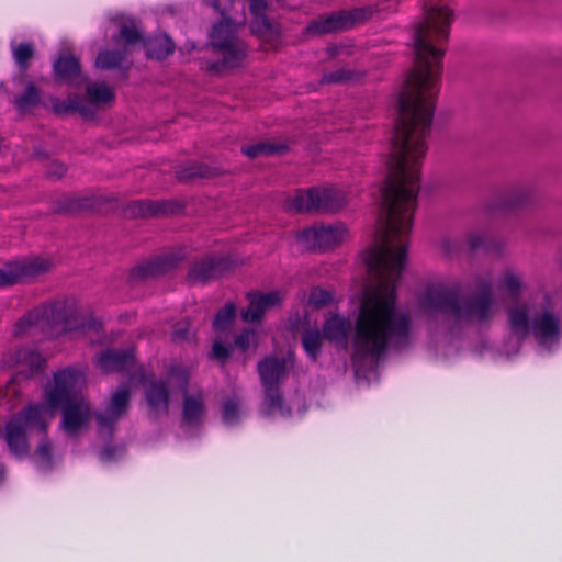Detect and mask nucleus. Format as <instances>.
<instances>
[{
	"label": "nucleus",
	"mask_w": 562,
	"mask_h": 562,
	"mask_svg": "<svg viewBox=\"0 0 562 562\" xmlns=\"http://www.w3.org/2000/svg\"><path fill=\"white\" fill-rule=\"evenodd\" d=\"M435 110H397L386 178L379 189V227L362 260L372 282L364 286L353 326L348 317L329 316L324 337L337 347H351L356 366H373L387 348L402 349L413 340V318L397 304V284L406 265L420 168L427 151Z\"/></svg>",
	"instance_id": "obj_1"
},
{
	"label": "nucleus",
	"mask_w": 562,
	"mask_h": 562,
	"mask_svg": "<svg viewBox=\"0 0 562 562\" xmlns=\"http://www.w3.org/2000/svg\"><path fill=\"white\" fill-rule=\"evenodd\" d=\"M86 384L83 372L66 368L54 375V385L45 390V402L31 404L13 415L5 425L4 439L10 453L23 459L29 456V435L46 434L60 408V428L68 436H76L91 420L92 413L82 390Z\"/></svg>",
	"instance_id": "obj_2"
},
{
	"label": "nucleus",
	"mask_w": 562,
	"mask_h": 562,
	"mask_svg": "<svg viewBox=\"0 0 562 562\" xmlns=\"http://www.w3.org/2000/svg\"><path fill=\"white\" fill-rule=\"evenodd\" d=\"M418 306L427 313H442L456 331L488 327L498 313L490 278L477 279L474 291L463 295L441 285H431L419 295Z\"/></svg>",
	"instance_id": "obj_3"
},
{
	"label": "nucleus",
	"mask_w": 562,
	"mask_h": 562,
	"mask_svg": "<svg viewBox=\"0 0 562 562\" xmlns=\"http://www.w3.org/2000/svg\"><path fill=\"white\" fill-rule=\"evenodd\" d=\"M101 327L95 318L80 315L77 302L69 299L34 308L15 323L13 335L16 338L42 339L74 333L77 338L92 339L91 334H99Z\"/></svg>",
	"instance_id": "obj_4"
},
{
	"label": "nucleus",
	"mask_w": 562,
	"mask_h": 562,
	"mask_svg": "<svg viewBox=\"0 0 562 562\" xmlns=\"http://www.w3.org/2000/svg\"><path fill=\"white\" fill-rule=\"evenodd\" d=\"M508 329L515 346L508 353L518 352L521 344L532 337L537 345L551 351L558 347L562 324L559 314L548 306L532 302H516L507 308Z\"/></svg>",
	"instance_id": "obj_5"
},
{
	"label": "nucleus",
	"mask_w": 562,
	"mask_h": 562,
	"mask_svg": "<svg viewBox=\"0 0 562 562\" xmlns=\"http://www.w3.org/2000/svg\"><path fill=\"white\" fill-rule=\"evenodd\" d=\"M347 203L348 196L344 190L335 186H326L297 191L286 202V207L293 212L331 214L344 209Z\"/></svg>",
	"instance_id": "obj_6"
},
{
	"label": "nucleus",
	"mask_w": 562,
	"mask_h": 562,
	"mask_svg": "<svg viewBox=\"0 0 562 562\" xmlns=\"http://www.w3.org/2000/svg\"><path fill=\"white\" fill-rule=\"evenodd\" d=\"M87 98L71 94L66 100L50 98L52 111L57 115H66L72 112L80 113L83 117H92L101 106L114 101V90L104 82H90L86 88Z\"/></svg>",
	"instance_id": "obj_7"
},
{
	"label": "nucleus",
	"mask_w": 562,
	"mask_h": 562,
	"mask_svg": "<svg viewBox=\"0 0 562 562\" xmlns=\"http://www.w3.org/2000/svg\"><path fill=\"white\" fill-rule=\"evenodd\" d=\"M258 372L265 389V409L269 415L286 417L291 415L285 408L279 393V385L288 375V362L284 358L267 357L258 363Z\"/></svg>",
	"instance_id": "obj_8"
},
{
	"label": "nucleus",
	"mask_w": 562,
	"mask_h": 562,
	"mask_svg": "<svg viewBox=\"0 0 562 562\" xmlns=\"http://www.w3.org/2000/svg\"><path fill=\"white\" fill-rule=\"evenodd\" d=\"M211 45L221 57V66L224 68L240 66L247 56L246 44L237 36L236 26L227 20L213 26Z\"/></svg>",
	"instance_id": "obj_9"
},
{
	"label": "nucleus",
	"mask_w": 562,
	"mask_h": 562,
	"mask_svg": "<svg viewBox=\"0 0 562 562\" xmlns=\"http://www.w3.org/2000/svg\"><path fill=\"white\" fill-rule=\"evenodd\" d=\"M50 268L52 262L42 257H27L7 262L0 269V288L30 282L47 273Z\"/></svg>",
	"instance_id": "obj_10"
},
{
	"label": "nucleus",
	"mask_w": 562,
	"mask_h": 562,
	"mask_svg": "<svg viewBox=\"0 0 562 562\" xmlns=\"http://www.w3.org/2000/svg\"><path fill=\"white\" fill-rule=\"evenodd\" d=\"M348 236L344 224L313 225L297 233V240L310 250L325 251L339 246Z\"/></svg>",
	"instance_id": "obj_11"
},
{
	"label": "nucleus",
	"mask_w": 562,
	"mask_h": 562,
	"mask_svg": "<svg viewBox=\"0 0 562 562\" xmlns=\"http://www.w3.org/2000/svg\"><path fill=\"white\" fill-rule=\"evenodd\" d=\"M369 11L358 8L351 11H341L328 15L319 16L308 24V32L314 34L331 33L353 26L368 19Z\"/></svg>",
	"instance_id": "obj_12"
},
{
	"label": "nucleus",
	"mask_w": 562,
	"mask_h": 562,
	"mask_svg": "<svg viewBox=\"0 0 562 562\" xmlns=\"http://www.w3.org/2000/svg\"><path fill=\"white\" fill-rule=\"evenodd\" d=\"M44 364L42 356L33 349H18L10 352L3 358V367L15 369V375L11 380V384L19 379H29L35 372L40 371Z\"/></svg>",
	"instance_id": "obj_13"
},
{
	"label": "nucleus",
	"mask_w": 562,
	"mask_h": 562,
	"mask_svg": "<svg viewBox=\"0 0 562 562\" xmlns=\"http://www.w3.org/2000/svg\"><path fill=\"white\" fill-rule=\"evenodd\" d=\"M130 389L121 386L114 392L103 412L95 415L100 430L112 432L114 425L126 414L130 405Z\"/></svg>",
	"instance_id": "obj_14"
},
{
	"label": "nucleus",
	"mask_w": 562,
	"mask_h": 562,
	"mask_svg": "<svg viewBox=\"0 0 562 562\" xmlns=\"http://www.w3.org/2000/svg\"><path fill=\"white\" fill-rule=\"evenodd\" d=\"M135 364L133 348L103 351L98 358V366L104 372H123L131 370Z\"/></svg>",
	"instance_id": "obj_15"
},
{
	"label": "nucleus",
	"mask_w": 562,
	"mask_h": 562,
	"mask_svg": "<svg viewBox=\"0 0 562 562\" xmlns=\"http://www.w3.org/2000/svg\"><path fill=\"white\" fill-rule=\"evenodd\" d=\"M248 308L243 313V318L246 322L259 321L266 311L278 306L283 296L280 291H271L268 293H252L249 294Z\"/></svg>",
	"instance_id": "obj_16"
},
{
	"label": "nucleus",
	"mask_w": 562,
	"mask_h": 562,
	"mask_svg": "<svg viewBox=\"0 0 562 562\" xmlns=\"http://www.w3.org/2000/svg\"><path fill=\"white\" fill-rule=\"evenodd\" d=\"M145 396L151 415L159 417L168 414L169 389L165 380L149 381L146 385Z\"/></svg>",
	"instance_id": "obj_17"
},
{
	"label": "nucleus",
	"mask_w": 562,
	"mask_h": 562,
	"mask_svg": "<svg viewBox=\"0 0 562 562\" xmlns=\"http://www.w3.org/2000/svg\"><path fill=\"white\" fill-rule=\"evenodd\" d=\"M227 268L224 258L207 257L196 261L189 270V280L202 283L220 277Z\"/></svg>",
	"instance_id": "obj_18"
},
{
	"label": "nucleus",
	"mask_w": 562,
	"mask_h": 562,
	"mask_svg": "<svg viewBox=\"0 0 562 562\" xmlns=\"http://www.w3.org/2000/svg\"><path fill=\"white\" fill-rule=\"evenodd\" d=\"M181 259L182 257L175 254H168L153 258L135 267L132 270V278H149L162 274L172 269L173 267H176Z\"/></svg>",
	"instance_id": "obj_19"
},
{
	"label": "nucleus",
	"mask_w": 562,
	"mask_h": 562,
	"mask_svg": "<svg viewBox=\"0 0 562 562\" xmlns=\"http://www.w3.org/2000/svg\"><path fill=\"white\" fill-rule=\"evenodd\" d=\"M205 409L201 394L186 395L183 400L182 424L187 427H195L202 424Z\"/></svg>",
	"instance_id": "obj_20"
},
{
	"label": "nucleus",
	"mask_w": 562,
	"mask_h": 562,
	"mask_svg": "<svg viewBox=\"0 0 562 562\" xmlns=\"http://www.w3.org/2000/svg\"><path fill=\"white\" fill-rule=\"evenodd\" d=\"M533 189L528 184H520L508 189L501 198V206L506 210L524 207L531 202Z\"/></svg>",
	"instance_id": "obj_21"
},
{
	"label": "nucleus",
	"mask_w": 562,
	"mask_h": 562,
	"mask_svg": "<svg viewBox=\"0 0 562 562\" xmlns=\"http://www.w3.org/2000/svg\"><path fill=\"white\" fill-rule=\"evenodd\" d=\"M54 71L58 79L67 82L81 78L79 60L72 55L60 56L54 64Z\"/></svg>",
	"instance_id": "obj_22"
},
{
	"label": "nucleus",
	"mask_w": 562,
	"mask_h": 562,
	"mask_svg": "<svg viewBox=\"0 0 562 562\" xmlns=\"http://www.w3.org/2000/svg\"><path fill=\"white\" fill-rule=\"evenodd\" d=\"M498 286L504 290L510 297L517 299L525 290L522 274L515 269H506L498 279Z\"/></svg>",
	"instance_id": "obj_23"
},
{
	"label": "nucleus",
	"mask_w": 562,
	"mask_h": 562,
	"mask_svg": "<svg viewBox=\"0 0 562 562\" xmlns=\"http://www.w3.org/2000/svg\"><path fill=\"white\" fill-rule=\"evenodd\" d=\"M50 98L42 100L40 89L32 82L27 83L24 92L15 98V105L20 111H27L38 104H42L44 108H50Z\"/></svg>",
	"instance_id": "obj_24"
},
{
	"label": "nucleus",
	"mask_w": 562,
	"mask_h": 562,
	"mask_svg": "<svg viewBox=\"0 0 562 562\" xmlns=\"http://www.w3.org/2000/svg\"><path fill=\"white\" fill-rule=\"evenodd\" d=\"M133 216H154L168 212V204L165 201H135L128 206Z\"/></svg>",
	"instance_id": "obj_25"
},
{
	"label": "nucleus",
	"mask_w": 562,
	"mask_h": 562,
	"mask_svg": "<svg viewBox=\"0 0 562 562\" xmlns=\"http://www.w3.org/2000/svg\"><path fill=\"white\" fill-rule=\"evenodd\" d=\"M146 55L150 58L164 59L173 52V43L167 35H161L144 43Z\"/></svg>",
	"instance_id": "obj_26"
},
{
	"label": "nucleus",
	"mask_w": 562,
	"mask_h": 562,
	"mask_svg": "<svg viewBox=\"0 0 562 562\" xmlns=\"http://www.w3.org/2000/svg\"><path fill=\"white\" fill-rule=\"evenodd\" d=\"M127 49L119 50H102L99 53L95 59V66L100 69H119L123 66L126 60Z\"/></svg>",
	"instance_id": "obj_27"
},
{
	"label": "nucleus",
	"mask_w": 562,
	"mask_h": 562,
	"mask_svg": "<svg viewBox=\"0 0 562 562\" xmlns=\"http://www.w3.org/2000/svg\"><path fill=\"white\" fill-rule=\"evenodd\" d=\"M324 333L318 329H306L302 334V345L306 355L312 359L316 360L324 339Z\"/></svg>",
	"instance_id": "obj_28"
},
{
	"label": "nucleus",
	"mask_w": 562,
	"mask_h": 562,
	"mask_svg": "<svg viewBox=\"0 0 562 562\" xmlns=\"http://www.w3.org/2000/svg\"><path fill=\"white\" fill-rule=\"evenodd\" d=\"M285 149L282 144H273L270 142H261L255 145L244 146L241 148L243 154L250 158L259 156H268L273 154H280Z\"/></svg>",
	"instance_id": "obj_29"
},
{
	"label": "nucleus",
	"mask_w": 562,
	"mask_h": 562,
	"mask_svg": "<svg viewBox=\"0 0 562 562\" xmlns=\"http://www.w3.org/2000/svg\"><path fill=\"white\" fill-rule=\"evenodd\" d=\"M266 2L260 3L259 8L250 9L252 21L250 23L251 32L257 35H266L271 31V23L266 15Z\"/></svg>",
	"instance_id": "obj_30"
},
{
	"label": "nucleus",
	"mask_w": 562,
	"mask_h": 562,
	"mask_svg": "<svg viewBox=\"0 0 562 562\" xmlns=\"http://www.w3.org/2000/svg\"><path fill=\"white\" fill-rule=\"evenodd\" d=\"M120 37L127 45H134L137 43H142L144 45V43L147 41L142 36L138 25L133 19H127L121 23Z\"/></svg>",
	"instance_id": "obj_31"
},
{
	"label": "nucleus",
	"mask_w": 562,
	"mask_h": 562,
	"mask_svg": "<svg viewBox=\"0 0 562 562\" xmlns=\"http://www.w3.org/2000/svg\"><path fill=\"white\" fill-rule=\"evenodd\" d=\"M42 435L43 437L41 438L34 451V459L40 467L48 469L52 467L53 445L50 440L45 436L46 434Z\"/></svg>",
	"instance_id": "obj_32"
},
{
	"label": "nucleus",
	"mask_w": 562,
	"mask_h": 562,
	"mask_svg": "<svg viewBox=\"0 0 562 562\" xmlns=\"http://www.w3.org/2000/svg\"><path fill=\"white\" fill-rule=\"evenodd\" d=\"M189 370L182 364H172L168 370L167 384L171 383L179 390L187 392L189 382Z\"/></svg>",
	"instance_id": "obj_33"
},
{
	"label": "nucleus",
	"mask_w": 562,
	"mask_h": 562,
	"mask_svg": "<svg viewBox=\"0 0 562 562\" xmlns=\"http://www.w3.org/2000/svg\"><path fill=\"white\" fill-rule=\"evenodd\" d=\"M334 301V295L330 291L323 288H313L308 294L307 304L313 308L321 310L329 306Z\"/></svg>",
	"instance_id": "obj_34"
},
{
	"label": "nucleus",
	"mask_w": 562,
	"mask_h": 562,
	"mask_svg": "<svg viewBox=\"0 0 562 562\" xmlns=\"http://www.w3.org/2000/svg\"><path fill=\"white\" fill-rule=\"evenodd\" d=\"M241 404L237 397L227 398L222 406L223 420L226 425H234L239 420Z\"/></svg>",
	"instance_id": "obj_35"
},
{
	"label": "nucleus",
	"mask_w": 562,
	"mask_h": 562,
	"mask_svg": "<svg viewBox=\"0 0 562 562\" xmlns=\"http://www.w3.org/2000/svg\"><path fill=\"white\" fill-rule=\"evenodd\" d=\"M12 53L13 58L20 68L26 69L29 60L34 55V46L31 43H21L19 45L12 44Z\"/></svg>",
	"instance_id": "obj_36"
},
{
	"label": "nucleus",
	"mask_w": 562,
	"mask_h": 562,
	"mask_svg": "<svg viewBox=\"0 0 562 562\" xmlns=\"http://www.w3.org/2000/svg\"><path fill=\"white\" fill-rule=\"evenodd\" d=\"M211 176V170L202 164H190L184 166L179 172L178 177L180 180H189L194 178H207Z\"/></svg>",
	"instance_id": "obj_37"
},
{
	"label": "nucleus",
	"mask_w": 562,
	"mask_h": 562,
	"mask_svg": "<svg viewBox=\"0 0 562 562\" xmlns=\"http://www.w3.org/2000/svg\"><path fill=\"white\" fill-rule=\"evenodd\" d=\"M462 246V241L457 236L443 235L437 241L438 249L446 256L457 255Z\"/></svg>",
	"instance_id": "obj_38"
},
{
	"label": "nucleus",
	"mask_w": 562,
	"mask_h": 562,
	"mask_svg": "<svg viewBox=\"0 0 562 562\" xmlns=\"http://www.w3.org/2000/svg\"><path fill=\"white\" fill-rule=\"evenodd\" d=\"M235 317V306L232 303L225 304L223 308H221L213 322V327L215 330H224L234 319Z\"/></svg>",
	"instance_id": "obj_39"
},
{
	"label": "nucleus",
	"mask_w": 562,
	"mask_h": 562,
	"mask_svg": "<svg viewBox=\"0 0 562 562\" xmlns=\"http://www.w3.org/2000/svg\"><path fill=\"white\" fill-rule=\"evenodd\" d=\"M352 79V72L348 69L341 68L336 71L325 74L322 81L327 83L347 82Z\"/></svg>",
	"instance_id": "obj_40"
},
{
	"label": "nucleus",
	"mask_w": 562,
	"mask_h": 562,
	"mask_svg": "<svg viewBox=\"0 0 562 562\" xmlns=\"http://www.w3.org/2000/svg\"><path fill=\"white\" fill-rule=\"evenodd\" d=\"M232 351L231 346H226L221 341H215L212 347V357L220 361H225Z\"/></svg>",
	"instance_id": "obj_41"
},
{
	"label": "nucleus",
	"mask_w": 562,
	"mask_h": 562,
	"mask_svg": "<svg viewBox=\"0 0 562 562\" xmlns=\"http://www.w3.org/2000/svg\"><path fill=\"white\" fill-rule=\"evenodd\" d=\"M255 333L250 329H245L241 334H239L235 339V345L243 351L249 348L251 338Z\"/></svg>",
	"instance_id": "obj_42"
},
{
	"label": "nucleus",
	"mask_w": 562,
	"mask_h": 562,
	"mask_svg": "<svg viewBox=\"0 0 562 562\" xmlns=\"http://www.w3.org/2000/svg\"><path fill=\"white\" fill-rule=\"evenodd\" d=\"M206 4L224 15L232 7L234 0H204Z\"/></svg>",
	"instance_id": "obj_43"
},
{
	"label": "nucleus",
	"mask_w": 562,
	"mask_h": 562,
	"mask_svg": "<svg viewBox=\"0 0 562 562\" xmlns=\"http://www.w3.org/2000/svg\"><path fill=\"white\" fill-rule=\"evenodd\" d=\"M67 171V168L64 164L52 162L47 169V176L53 179L61 178Z\"/></svg>",
	"instance_id": "obj_44"
},
{
	"label": "nucleus",
	"mask_w": 562,
	"mask_h": 562,
	"mask_svg": "<svg viewBox=\"0 0 562 562\" xmlns=\"http://www.w3.org/2000/svg\"><path fill=\"white\" fill-rule=\"evenodd\" d=\"M468 244L472 250H475V249H479L484 246L485 238L482 234L474 233V234L469 235Z\"/></svg>",
	"instance_id": "obj_45"
},
{
	"label": "nucleus",
	"mask_w": 562,
	"mask_h": 562,
	"mask_svg": "<svg viewBox=\"0 0 562 562\" xmlns=\"http://www.w3.org/2000/svg\"><path fill=\"white\" fill-rule=\"evenodd\" d=\"M175 338L179 340L188 339L189 337V328L187 325L178 324L173 330Z\"/></svg>",
	"instance_id": "obj_46"
},
{
	"label": "nucleus",
	"mask_w": 562,
	"mask_h": 562,
	"mask_svg": "<svg viewBox=\"0 0 562 562\" xmlns=\"http://www.w3.org/2000/svg\"><path fill=\"white\" fill-rule=\"evenodd\" d=\"M102 458L105 459V460H112L114 458L113 454H112V449L105 448L102 451Z\"/></svg>",
	"instance_id": "obj_47"
},
{
	"label": "nucleus",
	"mask_w": 562,
	"mask_h": 562,
	"mask_svg": "<svg viewBox=\"0 0 562 562\" xmlns=\"http://www.w3.org/2000/svg\"><path fill=\"white\" fill-rule=\"evenodd\" d=\"M250 1V9H257L259 8L260 3L266 2L265 0H249Z\"/></svg>",
	"instance_id": "obj_48"
}]
</instances>
